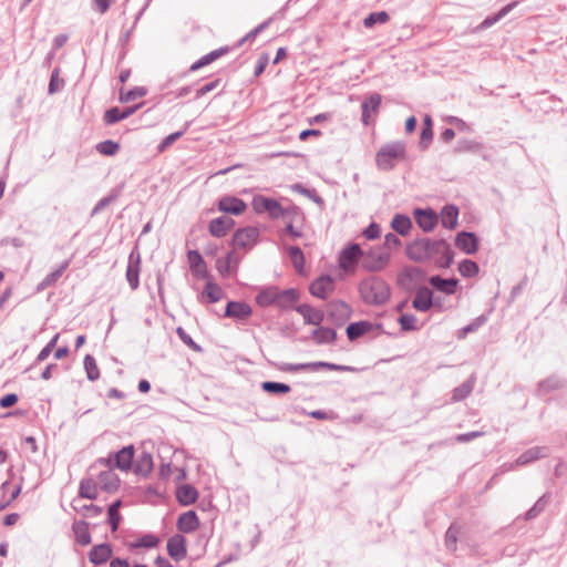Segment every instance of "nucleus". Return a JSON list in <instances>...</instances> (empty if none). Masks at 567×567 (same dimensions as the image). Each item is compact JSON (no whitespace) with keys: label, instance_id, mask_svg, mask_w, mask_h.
I'll list each match as a JSON object with an SVG mask.
<instances>
[{"label":"nucleus","instance_id":"nucleus-1","mask_svg":"<svg viewBox=\"0 0 567 567\" xmlns=\"http://www.w3.org/2000/svg\"><path fill=\"white\" fill-rule=\"evenodd\" d=\"M405 254L415 262L435 260V265L443 269L454 262V251L445 239H415L406 245Z\"/></svg>","mask_w":567,"mask_h":567},{"label":"nucleus","instance_id":"nucleus-2","mask_svg":"<svg viewBox=\"0 0 567 567\" xmlns=\"http://www.w3.org/2000/svg\"><path fill=\"white\" fill-rule=\"evenodd\" d=\"M255 300L261 308L276 305L281 309H289L299 300V291L296 288L280 290L278 287L270 286L262 288Z\"/></svg>","mask_w":567,"mask_h":567},{"label":"nucleus","instance_id":"nucleus-3","mask_svg":"<svg viewBox=\"0 0 567 567\" xmlns=\"http://www.w3.org/2000/svg\"><path fill=\"white\" fill-rule=\"evenodd\" d=\"M359 293L367 305L382 306L391 296L390 286L381 277L372 276L359 284Z\"/></svg>","mask_w":567,"mask_h":567},{"label":"nucleus","instance_id":"nucleus-4","mask_svg":"<svg viewBox=\"0 0 567 567\" xmlns=\"http://www.w3.org/2000/svg\"><path fill=\"white\" fill-rule=\"evenodd\" d=\"M406 157V147L403 142L396 141L382 145L375 154V165L383 172L392 171L399 161Z\"/></svg>","mask_w":567,"mask_h":567},{"label":"nucleus","instance_id":"nucleus-5","mask_svg":"<svg viewBox=\"0 0 567 567\" xmlns=\"http://www.w3.org/2000/svg\"><path fill=\"white\" fill-rule=\"evenodd\" d=\"M277 369L281 372L296 373L299 371H308V372H317L319 370L326 369L338 372H354L355 368L350 365L337 364L326 361H315V362H306V363H288L282 362L277 365Z\"/></svg>","mask_w":567,"mask_h":567},{"label":"nucleus","instance_id":"nucleus-6","mask_svg":"<svg viewBox=\"0 0 567 567\" xmlns=\"http://www.w3.org/2000/svg\"><path fill=\"white\" fill-rule=\"evenodd\" d=\"M251 206L257 214L268 213L272 219L291 215L297 212V207L285 208L277 199L266 197L262 195H255L251 200Z\"/></svg>","mask_w":567,"mask_h":567},{"label":"nucleus","instance_id":"nucleus-7","mask_svg":"<svg viewBox=\"0 0 567 567\" xmlns=\"http://www.w3.org/2000/svg\"><path fill=\"white\" fill-rule=\"evenodd\" d=\"M101 465L105 467V470L101 471L97 477V485L99 488L106 492V493H114L120 487V477L117 474L114 473L112 468V460L111 458H99L93 466H91V470H93L95 466Z\"/></svg>","mask_w":567,"mask_h":567},{"label":"nucleus","instance_id":"nucleus-8","mask_svg":"<svg viewBox=\"0 0 567 567\" xmlns=\"http://www.w3.org/2000/svg\"><path fill=\"white\" fill-rule=\"evenodd\" d=\"M390 258V251L384 248H370L368 251H363L361 267L371 272L381 271L388 266Z\"/></svg>","mask_w":567,"mask_h":567},{"label":"nucleus","instance_id":"nucleus-9","mask_svg":"<svg viewBox=\"0 0 567 567\" xmlns=\"http://www.w3.org/2000/svg\"><path fill=\"white\" fill-rule=\"evenodd\" d=\"M259 235L260 231L255 226H246L243 228H238L233 235L231 246L235 249H250L256 245Z\"/></svg>","mask_w":567,"mask_h":567},{"label":"nucleus","instance_id":"nucleus-10","mask_svg":"<svg viewBox=\"0 0 567 567\" xmlns=\"http://www.w3.org/2000/svg\"><path fill=\"white\" fill-rule=\"evenodd\" d=\"M352 315V308L343 300H332L328 303L327 317L337 327L343 326Z\"/></svg>","mask_w":567,"mask_h":567},{"label":"nucleus","instance_id":"nucleus-11","mask_svg":"<svg viewBox=\"0 0 567 567\" xmlns=\"http://www.w3.org/2000/svg\"><path fill=\"white\" fill-rule=\"evenodd\" d=\"M382 102V96L379 93H371L361 103V122L364 126H370L374 123L372 116L379 113Z\"/></svg>","mask_w":567,"mask_h":567},{"label":"nucleus","instance_id":"nucleus-12","mask_svg":"<svg viewBox=\"0 0 567 567\" xmlns=\"http://www.w3.org/2000/svg\"><path fill=\"white\" fill-rule=\"evenodd\" d=\"M425 272L413 266L404 267L396 276V284L404 290L411 291L415 288L416 284L422 280Z\"/></svg>","mask_w":567,"mask_h":567},{"label":"nucleus","instance_id":"nucleus-13","mask_svg":"<svg viewBox=\"0 0 567 567\" xmlns=\"http://www.w3.org/2000/svg\"><path fill=\"white\" fill-rule=\"evenodd\" d=\"M140 272H141V254L137 247H134L128 255L126 267V280L132 290L140 287Z\"/></svg>","mask_w":567,"mask_h":567},{"label":"nucleus","instance_id":"nucleus-14","mask_svg":"<svg viewBox=\"0 0 567 567\" xmlns=\"http://www.w3.org/2000/svg\"><path fill=\"white\" fill-rule=\"evenodd\" d=\"M363 250L359 244L352 243L340 251L339 266L344 270L353 269L362 260Z\"/></svg>","mask_w":567,"mask_h":567},{"label":"nucleus","instance_id":"nucleus-15","mask_svg":"<svg viewBox=\"0 0 567 567\" xmlns=\"http://www.w3.org/2000/svg\"><path fill=\"white\" fill-rule=\"evenodd\" d=\"M167 554L175 560L181 561L187 556V540L184 535L177 533L167 539Z\"/></svg>","mask_w":567,"mask_h":567},{"label":"nucleus","instance_id":"nucleus-16","mask_svg":"<svg viewBox=\"0 0 567 567\" xmlns=\"http://www.w3.org/2000/svg\"><path fill=\"white\" fill-rule=\"evenodd\" d=\"M217 208L221 213L238 216L246 210L247 204L239 197L225 195L218 199Z\"/></svg>","mask_w":567,"mask_h":567},{"label":"nucleus","instance_id":"nucleus-17","mask_svg":"<svg viewBox=\"0 0 567 567\" xmlns=\"http://www.w3.org/2000/svg\"><path fill=\"white\" fill-rule=\"evenodd\" d=\"M415 223L424 231H432L437 225L439 217L432 208H416L413 213Z\"/></svg>","mask_w":567,"mask_h":567},{"label":"nucleus","instance_id":"nucleus-18","mask_svg":"<svg viewBox=\"0 0 567 567\" xmlns=\"http://www.w3.org/2000/svg\"><path fill=\"white\" fill-rule=\"evenodd\" d=\"M334 288V281L330 275H321L309 286V292L319 299L326 300L328 293Z\"/></svg>","mask_w":567,"mask_h":567},{"label":"nucleus","instance_id":"nucleus-19","mask_svg":"<svg viewBox=\"0 0 567 567\" xmlns=\"http://www.w3.org/2000/svg\"><path fill=\"white\" fill-rule=\"evenodd\" d=\"M252 315L251 307L245 301H234L230 300L227 302L224 317L233 318L238 321H245Z\"/></svg>","mask_w":567,"mask_h":567},{"label":"nucleus","instance_id":"nucleus-20","mask_svg":"<svg viewBox=\"0 0 567 567\" xmlns=\"http://www.w3.org/2000/svg\"><path fill=\"white\" fill-rule=\"evenodd\" d=\"M567 385V381L559 378L556 374H551L548 378L539 381L535 389V395L538 398H544L545 395L557 391Z\"/></svg>","mask_w":567,"mask_h":567},{"label":"nucleus","instance_id":"nucleus-21","mask_svg":"<svg viewBox=\"0 0 567 567\" xmlns=\"http://www.w3.org/2000/svg\"><path fill=\"white\" fill-rule=\"evenodd\" d=\"M455 246L467 255H474L478 250V238L472 231H460L455 237Z\"/></svg>","mask_w":567,"mask_h":567},{"label":"nucleus","instance_id":"nucleus-22","mask_svg":"<svg viewBox=\"0 0 567 567\" xmlns=\"http://www.w3.org/2000/svg\"><path fill=\"white\" fill-rule=\"evenodd\" d=\"M134 446L127 445L115 452L113 457L110 456L109 458L112 460V468L117 467L121 471H128L132 468Z\"/></svg>","mask_w":567,"mask_h":567},{"label":"nucleus","instance_id":"nucleus-23","mask_svg":"<svg viewBox=\"0 0 567 567\" xmlns=\"http://www.w3.org/2000/svg\"><path fill=\"white\" fill-rule=\"evenodd\" d=\"M235 226V220L228 216L214 218L208 224V231L213 237L223 238Z\"/></svg>","mask_w":567,"mask_h":567},{"label":"nucleus","instance_id":"nucleus-24","mask_svg":"<svg viewBox=\"0 0 567 567\" xmlns=\"http://www.w3.org/2000/svg\"><path fill=\"white\" fill-rule=\"evenodd\" d=\"M113 554V548L109 543H102L99 545H94L89 551L87 558L90 563L95 566L104 565L109 559H111Z\"/></svg>","mask_w":567,"mask_h":567},{"label":"nucleus","instance_id":"nucleus-25","mask_svg":"<svg viewBox=\"0 0 567 567\" xmlns=\"http://www.w3.org/2000/svg\"><path fill=\"white\" fill-rule=\"evenodd\" d=\"M187 258L189 262V268L192 274L200 279H209L210 276L208 274L206 262L203 256L197 250H189L187 252Z\"/></svg>","mask_w":567,"mask_h":567},{"label":"nucleus","instance_id":"nucleus-26","mask_svg":"<svg viewBox=\"0 0 567 567\" xmlns=\"http://www.w3.org/2000/svg\"><path fill=\"white\" fill-rule=\"evenodd\" d=\"M433 306V292L427 286H421L412 300V307L421 312L429 311Z\"/></svg>","mask_w":567,"mask_h":567},{"label":"nucleus","instance_id":"nucleus-27","mask_svg":"<svg viewBox=\"0 0 567 567\" xmlns=\"http://www.w3.org/2000/svg\"><path fill=\"white\" fill-rule=\"evenodd\" d=\"M430 285L440 292L445 295H454L458 288V279L443 278L439 275H434L429 279Z\"/></svg>","mask_w":567,"mask_h":567},{"label":"nucleus","instance_id":"nucleus-28","mask_svg":"<svg viewBox=\"0 0 567 567\" xmlns=\"http://www.w3.org/2000/svg\"><path fill=\"white\" fill-rule=\"evenodd\" d=\"M199 518L195 511H188L181 514L177 518L176 526L181 533H193L199 527Z\"/></svg>","mask_w":567,"mask_h":567},{"label":"nucleus","instance_id":"nucleus-29","mask_svg":"<svg viewBox=\"0 0 567 567\" xmlns=\"http://www.w3.org/2000/svg\"><path fill=\"white\" fill-rule=\"evenodd\" d=\"M72 532L76 544L80 546H87L92 543L90 533V524L85 519L74 520L72 523Z\"/></svg>","mask_w":567,"mask_h":567},{"label":"nucleus","instance_id":"nucleus-30","mask_svg":"<svg viewBox=\"0 0 567 567\" xmlns=\"http://www.w3.org/2000/svg\"><path fill=\"white\" fill-rule=\"evenodd\" d=\"M295 309L302 316L307 324L319 326L324 320V313L321 310L315 309L307 303L299 305Z\"/></svg>","mask_w":567,"mask_h":567},{"label":"nucleus","instance_id":"nucleus-31","mask_svg":"<svg viewBox=\"0 0 567 567\" xmlns=\"http://www.w3.org/2000/svg\"><path fill=\"white\" fill-rule=\"evenodd\" d=\"M374 329V324L367 320H360L355 322H351L348 324L346 329L347 337L349 341H355L360 337L369 333Z\"/></svg>","mask_w":567,"mask_h":567},{"label":"nucleus","instance_id":"nucleus-32","mask_svg":"<svg viewBox=\"0 0 567 567\" xmlns=\"http://www.w3.org/2000/svg\"><path fill=\"white\" fill-rule=\"evenodd\" d=\"M198 491L190 484H183L176 488L175 496L182 506L193 505L198 498Z\"/></svg>","mask_w":567,"mask_h":567},{"label":"nucleus","instance_id":"nucleus-33","mask_svg":"<svg viewBox=\"0 0 567 567\" xmlns=\"http://www.w3.org/2000/svg\"><path fill=\"white\" fill-rule=\"evenodd\" d=\"M458 207L456 205L447 204L441 210V223L446 229H454L458 224Z\"/></svg>","mask_w":567,"mask_h":567},{"label":"nucleus","instance_id":"nucleus-34","mask_svg":"<svg viewBox=\"0 0 567 567\" xmlns=\"http://www.w3.org/2000/svg\"><path fill=\"white\" fill-rule=\"evenodd\" d=\"M71 259L64 260L62 264L59 265L56 269L49 272L38 285L37 290L42 291L47 289L48 287L53 286L63 275V272L68 269L70 266Z\"/></svg>","mask_w":567,"mask_h":567},{"label":"nucleus","instance_id":"nucleus-35","mask_svg":"<svg viewBox=\"0 0 567 567\" xmlns=\"http://www.w3.org/2000/svg\"><path fill=\"white\" fill-rule=\"evenodd\" d=\"M229 47H221L219 49L213 50L209 53L203 55L200 59H198L196 62H194L188 72H195L205 65H208L209 63L214 62L215 60L219 59L220 56L225 55L229 52Z\"/></svg>","mask_w":567,"mask_h":567},{"label":"nucleus","instance_id":"nucleus-36","mask_svg":"<svg viewBox=\"0 0 567 567\" xmlns=\"http://www.w3.org/2000/svg\"><path fill=\"white\" fill-rule=\"evenodd\" d=\"M311 338L317 344H330L337 340V332L332 328L319 324L318 328L312 330Z\"/></svg>","mask_w":567,"mask_h":567},{"label":"nucleus","instance_id":"nucleus-37","mask_svg":"<svg viewBox=\"0 0 567 567\" xmlns=\"http://www.w3.org/2000/svg\"><path fill=\"white\" fill-rule=\"evenodd\" d=\"M97 482L92 477H84L80 482L79 497L94 501L97 498Z\"/></svg>","mask_w":567,"mask_h":567},{"label":"nucleus","instance_id":"nucleus-38","mask_svg":"<svg viewBox=\"0 0 567 567\" xmlns=\"http://www.w3.org/2000/svg\"><path fill=\"white\" fill-rule=\"evenodd\" d=\"M547 456V447L545 446H534L528 450H526L524 453H522L517 460L516 463L518 465H527L532 462H535L539 458Z\"/></svg>","mask_w":567,"mask_h":567},{"label":"nucleus","instance_id":"nucleus-39","mask_svg":"<svg viewBox=\"0 0 567 567\" xmlns=\"http://www.w3.org/2000/svg\"><path fill=\"white\" fill-rule=\"evenodd\" d=\"M72 508L81 514L84 518H94L103 513V507L94 504H80L78 498L71 502Z\"/></svg>","mask_w":567,"mask_h":567},{"label":"nucleus","instance_id":"nucleus-40","mask_svg":"<svg viewBox=\"0 0 567 567\" xmlns=\"http://www.w3.org/2000/svg\"><path fill=\"white\" fill-rule=\"evenodd\" d=\"M551 499L550 493L543 494L535 504L525 513V520H532L537 518L547 507Z\"/></svg>","mask_w":567,"mask_h":567},{"label":"nucleus","instance_id":"nucleus-41","mask_svg":"<svg viewBox=\"0 0 567 567\" xmlns=\"http://www.w3.org/2000/svg\"><path fill=\"white\" fill-rule=\"evenodd\" d=\"M223 289L217 284L208 280L203 289L202 298L205 299L208 303H215L223 298Z\"/></svg>","mask_w":567,"mask_h":567},{"label":"nucleus","instance_id":"nucleus-42","mask_svg":"<svg viewBox=\"0 0 567 567\" xmlns=\"http://www.w3.org/2000/svg\"><path fill=\"white\" fill-rule=\"evenodd\" d=\"M391 227L401 236H406L411 228H412V221L408 215L404 214H396L394 215Z\"/></svg>","mask_w":567,"mask_h":567},{"label":"nucleus","instance_id":"nucleus-43","mask_svg":"<svg viewBox=\"0 0 567 567\" xmlns=\"http://www.w3.org/2000/svg\"><path fill=\"white\" fill-rule=\"evenodd\" d=\"M159 544V538L154 534H144L134 542L127 544L130 550L138 548H154Z\"/></svg>","mask_w":567,"mask_h":567},{"label":"nucleus","instance_id":"nucleus-44","mask_svg":"<svg viewBox=\"0 0 567 567\" xmlns=\"http://www.w3.org/2000/svg\"><path fill=\"white\" fill-rule=\"evenodd\" d=\"M153 470V457L147 452H142L136 462L134 471L137 474H141L143 476H147Z\"/></svg>","mask_w":567,"mask_h":567},{"label":"nucleus","instance_id":"nucleus-45","mask_svg":"<svg viewBox=\"0 0 567 567\" xmlns=\"http://www.w3.org/2000/svg\"><path fill=\"white\" fill-rule=\"evenodd\" d=\"M517 2H511L506 6H504L498 12L495 14L486 17L483 22L481 23V29H487L492 25H494L496 22H498L501 19H503L505 16H507L515 7Z\"/></svg>","mask_w":567,"mask_h":567},{"label":"nucleus","instance_id":"nucleus-46","mask_svg":"<svg viewBox=\"0 0 567 567\" xmlns=\"http://www.w3.org/2000/svg\"><path fill=\"white\" fill-rule=\"evenodd\" d=\"M121 506H122V501L116 499L107 508V523L110 524L112 532H116L118 529L121 518H122L121 514H120Z\"/></svg>","mask_w":567,"mask_h":567},{"label":"nucleus","instance_id":"nucleus-47","mask_svg":"<svg viewBox=\"0 0 567 567\" xmlns=\"http://www.w3.org/2000/svg\"><path fill=\"white\" fill-rule=\"evenodd\" d=\"M474 381H475V377L472 375L471 379L464 381L458 386H456L453 390V395H452L453 401L458 402V401L465 400L472 393V391L474 389Z\"/></svg>","mask_w":567,"mask_h":567},{"label":"nucleus","instance_id":"nucleus-48","mask_svg":"<svg viewBox=\"0 0 567 567\" xmlns=\"http://www.w3.org/2000/svg\"><path fill=\"white\" fill-rule=\"evenodd\" d=\"M484 146L481 142L470 138H460L455 146L457 153H476L483 150Z\"/></svg>","mask_w":567,"mask_h":567},{"label":"nucleus","instance_id":"nucleus-49","mask_svg":"<svg viewBox=\"0 0 567 567\" xmlns=\"http://www.w3.org/2000/svg\"><path fill=\"white\" fill-rule=\"evenodd\" d=\"M261 389L266 393L269 394H287L291 391V388L289 384L281 383V382H275V381H265L261 383Z\"/></svg>","mask_w":567,"mask_h":567},{"label":"nucleus","instance_id":"nucleus-50","mask_svg":"<svg viewBox=\"0 0 567 567\" xmlns=\"http://www.w3.org/2000/svg\"><path fill=\"white\" fill-rule=\"evenodd\" d=\"M289 258L298 274L303 272L305 268V256L302 250L298 246H291L288 249Z\"/></svg>","mask_w":567,"mask_h":567},{"label":"nucleus","instance_id":"nucleus-51","mask_svg":"<svg viewBox=\"0 0 567 567\" xmlns=\"http://www.w3.org/2000/svg\"><path fill=\"white\" fill-rule=\"evenodd\" d=\"M461 532V527L453 523L451 524V526L447 528L446 533H445V547L450 550V551H455L456 548H457V538H458V534Z\"/></svg>","mask_w":567,"mask_h":567},{"label":"nucleus","instance_id":"nucleus-52","mask_svg":"<svg viewBox=\"0 0 567 567\" xmlns=\"http://www.w3.org/2000/svg\"><path fill=\"white\" fill-rule=\"evenodd\" d=\"M83 364L87 380L96 381L100 378V369L94 357L91 354H86L84 357Z\"/></svg>","mask_w":567,"mask_h":567},{"label":"nucleus","instance_id":"nucleus-53","mask_svg":"<svg viewBox=\"0 0 567 567\" xmlns=\"http://www.w3.org/2000/svg\"><path fill=\"white\" fill-rule=\"evenodd\" d=\"M390 20V16L386 11H377L369 13L364 20L363 25L368 29L373 28L375 24L386 23Z\"/></svg>","mask_w":567,"mask_h":567},{"label":"nucleus","instance_id":"nucleus-54","mask_svg":"<svg viewBox=\"0 0 567 567\" xmlns=\"http://www.w3.org/2000/svg\"><path fill=\"white\" fill-rule=\"evenodd\" d=\"M291 189L293 192H297V193L308 197L309 199H311L313 203H316L318 205L324 204L323 198L320 195H318V193L313 188L310 189V188L305 187L302 184L297 183L291 186Z\"/></svg>","mask_w":567,"mask_h":567},{"label":"nucleus","instance_id":"nucleus-55","mask_svg":"<svg viewBox=\"0 0 567 567\" xmlns=\"http://www.w3.org/2000/svg\"><path fill=\"white\" fill-rule=\"evenodd\" d=\"M458 271L464 278H473L478 274L480 267L475 261L464 259L458 264Z\"/></svg>","mask_w":567,"mask_h":567},{"label":"nucleus","instance_id":"nucleus-56","mask_svg":"<svg viewBox=\"0 0 567 567\" xmlns=\"http://www.w3.org/2000/svg\"><path fill=\"white\" fill-rule=\"evenodd\" d=\"M147 94V89L145 86H135L127 92L120 93V101L122 103H128L135 101L136 99L143 97Z\"/></svg>","mask_w":567,"mask_h":567},{"label":"nucleus","instance_id":"nucleus-57","mask_svg":"<svg viewBox=\"0 0 567 567\" xmlns=\"http://www.w3.org/2000/svg\"><path fill=\"white\" fill-rule=\"evenodd\" d=\"M274 18H269L258 24L256 28H254L251 31H249L243 39H240L237 43V47L243 45L246 41H254L258 34H260L264 30H266L270 23L272 22Z\"/></svg>","mask_w":567,"mask_h":567},{"label":"nucleus","instance_id":"nucleus-58","mask_svg":"<svg viewBox=\"0 0 567 567\" xmlns=\"http://www.w3.org/2000/svg\"><path fill=\"white\" fill-rule=\"evenodd\" d=\"M96 151L106 156H113L120 151V144L112 140H105L96 145Z\"/></svg>","mask_w":567,"mask_h":567},{"label":"nucleus","instance_id":"nucleus-59","mask_svg":"<svg viewBox=\"0 0 567 567\" xmlns=\"http://www.w3.org/2000/svg\"><path fill=\"white\" fill-rule=\"evenodd\" d=\"M176 334L178 336V338L181 339V341L187 346L189 349H192L193 351L197 352V353H200L203 352V348L193 340V338L185 331L184 328L182 327H177L176 328Z\"/></svg>","mask_w":567,"mask_h":567},{"label":"nucleus","instance_id":"nucleus-60","mask_svg":"<svg viewBox=\"0 0 567 567\" xmlns=\"http://www.w3.org/2000/svg\"><path fill=\"white\" fill-rule=\"evenodd\" d=\"M122 120H124L122 110L116 106L106 110L103 115V121L106 125H113Z\"/></svg>","mask_w":567,"mask_h":567},{"label":"nucleus","instance_id":"nucleus-61","mask_svg":"<svg viewBox=\"0 0 567 567\" xmlns=\"http://www.w3.org/2000/svg\"><path fill=\"white\" fill-rule=\"evenodd\" d=\"M59 74H60V69L59 68H55L52 73H51V76H50V82H49V86H48V93L49 94H54L56 93L61 87H63L64 85V80H60L59 79Z\"/></svg>","mask_w":567,"mask_h":567},{"label":"nucleus","instance_id":"nucleus-62","mask_svg":"<svg viewBox=\"0 0 567 567\" xmlns=\"http://www.w3.org/2000/svg\"><path fill=\"white\" fill-rule=\"evenodd\" d=\"M399 323L403 331H412L416 329V318L413 315L404 313L400 316Z\"/></svg>","mask_w":567,"mask_h":567},{"label":"nucleus","instance_id":"nucleus-63","mask_svg":"<svg viewBox=\"0 0 567 567\" xmlns=\"http://www.w3.org/2000/svg\"><path fill=\"white\" fill-rule=\"evenodd\" d=\"M185 133V130L184 131H177V132H174L172 134H168L167 136H165L161 143L158 144L157 146V151L159 153L164 152L167 147H169L175 141H177L181 136H183Z\"/></svg>","mask_w":567,"mask_h":567},{"label":"nucleus","instance_id":"nucleus-64","mask_svg":"<svg viewBox=\"0 0 567 567\" xmlns=\"http://www.w3.org/2000/svg\"><path fill=\"white\" fill-rule=\"evenodd\" d=\"M116 194H110L103 198H101L95 206L93 207L91 212V216H95L99 213H101L103 209H105L111 203H113L116 199Z\"/></svg>","mask_w":567,"mask_h":567}]
</instances>
